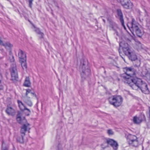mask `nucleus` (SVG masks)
<instances>
[{
    "mask_svg": "<svg viewBox=\"0 0 150 150\" xmlns=\"http://www.w3.org/2000/svg\"><path fill=\"white\" fill-rule=\"evenodd\" d=\"M26 59L21 60L20 61L22 67L23 69H26L27 68V65L26 64Z\"/></svg>",
    "mask_w": 150,
    "mask_h": 150,
    "instance_id": "nucleus-24",
    "label": "nucleus"
},
{
    "mask_svg": "<svg viewBox=\"0 0 150 150\" xmlns=\"http://www.w3.org/2000/svg\"><path fill=\"white\" fill-rule=\"evenodd\" d=\"M24 86L27 87H30L31 85L30 79L29 77H26L23 84Z\"/></svg>",
    "mask_w": 150,
    "mask_h": 150,
    "instance_id": "nucleus-23",
    "label": "nucleus"
},
{
    "mask_svg": "<svg viewBox=\"0 0 150 150\" xmlns=\"http://www.w3.org/2000/svg\"><path fill=\"white\" fill-rule=\"evenodd\" d=\"M24 102L28 106L31 107L33 105V103L30 100V98L28 96H25L22 98Z\"/></svg>",
    "mask_w": 150,
    "mask_h": 150,
    "instance_id": "nucleus-16",
    "label": "nucleus"
},
{
    "mask_svg": "<svg viewBox=\"0 0 150 150\" xmlns=\"http://www.w3.org/2000/svg\"><path fill=\"white\" fill-rule=\"evenodd\" d=\"M103 21H104V22H105V21L103 19Z\"/></svg>",
    "mask_w": 150,
    "mask_h": 150,
    "instance_id": "nucleus-34",
    "label": "nucleus"
},
{
    "mask_svg": "<svg viewBox=\"0 0 150 150\" xmlns=\"http://www.w3.org/2000/svg\"><path fill=\"white\" fill-rule=\"evenodd\" d=\"M33 0H29L28 2L29 3V6L31 8L32 5V2Z\"/></svg>",
    "mask_w": 150,
    "mask_h": 150,
    "instance_id": "nucleus-30",
    "label": "nucleus"
},
{
    "mask_svg": "<svg viewBox=\"0 0 150 150\" xmlns=\"http://www.w3.org/2000/svg\"><path fill=\"white\" fill-rule=\"evenodd\" d=\"M18 57L20 61L24 59H26V54L22 50H19L18 51Z\"/></svg>",
    "mask_w": 150,
    "mask_h": 150,
    "instance_id": "nucleus-17",
    "label": "nucleus"
},
{
    "mask_svg": "<svg viewBox=\"0 0 150 150\" xmlns=\"http://www.w3.org/2000/svg\"><path fill=\"white\" fill-rule=\"evenodd\" d=\"M107 133L109 135H112L113 134V132L112 130L109 129L107 130Z\"/></svg>",
    "mask_w": 150,
    "mask_h": 150,
    "instance_id": "nucleus-29",
    "label": "nucleus"
},
{
    "mask_svg": "<svg viewBox=\"0 0 150 150\" xmlns=\"http://www.w3.org/2000/svg\"><path fill=\"white\" fill-rule=\"evenodd\" d=\"M132 84L130 86L133 89L137 90L140 89L142 92L146 94L149 93V91L146 83L143 81L141 79L136 77L131 79Z\"/></svg>",
    "mask_w": 150,
    "mask_h": 150,
    "instance_id": "nucleus-1",
    "label": "nucleus"
},
{
    "mask_svg": "<svg viewBox=\"0 0 150 150\" xmlns=\"http://www.w3.org/2000/svg\"><path fill=\"white\" fill-rule=\"evenodd\" d=\"M16 120L19 123L21 124L25 123L27 122V121L25 119V118L24 117H21L19 115H17Z\"/></svg>",
    "mask_w": 150,
    "mask_h": 150,
    "instance_id": "nucleus-20",
    "label": "nucleus"
},
{
    "mask_svg": "<svg viewBox=\"0 0 150 150\" xmlns=\"http://www.w3.org/2000/svg\"><path fill=\"white\" fill-rule=\"evenodd\" d=\"M57 6V7L58 8H59V6Z\"/></svg>",
    "mask_w": 150,
    "mask_h": 150,
    "instance_id": "nucleus-35",
    "label": "nucleus"
},
{
    "mask_svg": "<svg viewBox=\"0 0 150 150\" xmlns=\"http://www.w3.org/2000/svg\"><path fill=\"white\" fill-rule=\"evenodd\" d=\"M82 71L81 73V75L82 77L85 78L86 76H88L90 73V69L87 68H86L85 66L83 64V66L82 67Z\"/></svg>",
    "mask_w": 150,
    "mask_h": 150,
    "instance_id": "nucleus-12",
    "label": "nucleus"
},
{
    "mask_svg": "<svg viewBox=\"0 0 150 150\" xmlns=\"http://www.w3.org/2000/svg\"><path fill=\"white\" fill-rule=\"evenodd\" d=\"M127 141L131 146L137 147L139 145V142L138 138L134 135L128 134L127 137Z\"/></svg>",
    "mask_w": 150,
    "mask_h": 150,
    "instance_id": "nucleus-4",
    "label": "nucleus"
},
{
    "mask_svg": "<svg viewBox=\"0 0 150 150\" xmlns=\"http://www.w3.org/2000/svg\"><path fill=\"white\" fill-rule=\"evenodd\" d=\"M136 45H137V42L136 43Z\"/></svg>",
    "mask_w": 150,
    "mask_h": 150,
    "instance_id": "nucleus-36",
    "label": "nucleus"
},
{
    "mask_svg": "<svg viewBox=\"0 0 150 150\" xmlns=\"http://www.w3.org/2000/svg\"><path fill=\"white\" fill-rule=\"evenodd\" d=\"M120 48H121L124 53L125 54H128V52L132 49L128 44L124 41H122L120 43Z\"/></svg>",
    "mask_w": 150,
    "mask_h": 150,
    "instance_id": "nucleus-7",
    "label": "nucleus"
},
{
    "mask_svg": "<svg viewBox=\"0 0 150 150\" xmlns=\"http://www.w3.org/2000/svg\"><path fill=\"white\" fill-rule=\"evenodd\" d=\"M128 53V54L126 53L125 54L132 61H134L137 59V56L134 51L132 50L129 51Z\"/></svg>",
    "mask_w": 150,
    "mask_h": 150,
    "instance_id": "nucleus-10",
    "label": "nucleus"
},
{
    "mask_svg": "<svg viewBox=\"0 0 150 150\" xmlns=\"http://www.w3.org/2000/svg\"><path fill=\"white\" fill-rule=\"evenodd\" d=\"M108 144L106 142L103 143V144H101V147L103 149H105L107 147Z\"/></svg>",
    "mask_w": 150,
    "mask_h": 150,
    "instance_id": "nucleus-28",
    "label": "nucleus"
},
{
    "mask_svg": "<svg viewBox=\"0 0 150 150\" xmlns=\"http://www.w3.org/2000/svg\"><path fill=\"white\" fill-rule=\"evenodd\" d=\"M120 3L122 6L125 8H131L133 7V4L130 0H120Z\"/></svg>",
    "mask_w": 150,
    "mask_h": 150,
    "instance_id": "nucleus-8",
    "label": "nucleus"
},
{
    "mask_svg": "<svg viewBox=\"0 0 150 150\" xmlns=\"http://www.w3.org/2000/svg\"><path fill=\"white\" fill-rule=\"evenodd\" d=\"M139 23H137L134 19H132V22L127 24V26L132 34L134 30L138 27Z\"/></svg>",
    "mask_w": 150,
    "mask_h": 150,
    "instance_id": "nucleus-6",
    "label": "nucleus"
},
{
    "mask_svg": "<svg viewBox=\"0 0 150 150\" xmlns=\"http://www.w3.org/2000/svg\"><path fill=\"white\" fill-rule=\"evenodd\" d=\"M123 98L120 96H114L109 97L108 100L109 103L115 107H119L122 104Z\"/></svg>",
    "mask_w": 150,
    "mask_h": 150,
    "instance_id": "nucleus-3",
    "label": "nucleus"
},
{
    "mask_svg": "<svg viewBox=\"0 0 150 150\" xmlns=\"http://www.w3.org/2000/svg\"><path fill=\"white\" fill-rule=\"evenodd\" d=\"M3 41H2V40L1 39V38L0 37V45H1V44H3L2 43H3Z\"/></svg>",
    "mask_w": 150,
    "mask_h": 150,
    "instance_id": "nucleus-32",
    "label": "nucleus"
},
{
    "mask_svg": "<svg viewBox=\"0 0 150 150\" xmlns=\"http://www.w3.org/2000/svg\"><path fill=\"white\" fill-rule=\"evenodd\" d=\"M6 112L8 115L11 116L14 115L15 113L14 109L11 107H8L6 110Z\"/></svg>",
    "mask_w": 150,
    "mask_h": 150,
    "instance_id": "nucleus-19",
    "label": "nucleus"
},
{
    "mask_svg": "<svg viewBox=\"0 0 150 150\" xmlns=\"http://www.w3.org/2000/svg\"><path fill=\"white\" fill-rule=\"evenodd\" d=\"M33 26V28L34 29V30L38 34L40 35V38H43L44 35V34L41 32L39 28H36L35 26L33 25L32 24Z\"/></svg>",
    "mask_w": 150,
    "mask_h": 150,
    "instance_id": "nucleus-21",
    "label": "nucleus"
},
{
    "mask_svg": "<svg viewBox=\"0 0 150 150\" xmlns=\"http://www.w3.org/2000/svg\"><path fill=\"white\" fill-rule=\"evenodd\" d=\"M17 102L18 104V107L22 111H24L25 110H27L29 112V113L27 114V115H29L30 112V110L26 107L24 104L21 101L18 100H17Z\"/></svg>",
    "mask_w": 150,
    "mask_h": 150,
    "instance_id": "nucleus-13",
    "label": "nucleus"
},
{
    "mask_svg": "<svg viewBox=\"0 0 150 150\" xmlns=\"http://www.w3.org/2000/svg\"><path fill=\"white\" fill-rule=\"evenodd\" d=\"M2 44L1 45L4 46L6 48H11L13 47L12 45L8 42H6L4 43L3 42Z\"/></svg>",
    "mask_w": 150,
    "mask_h": 150,
    "instance_id": "nucleus-26",
    "label": "nucleus"
},
{
    "mask_svg": "<svg viewBox=\"0 0 150 150\" xmlns=\"http://www.w3.org/2000/svg\"><path fill=\"white\" fill-rule=\"evenodd\" d=\"M125 73L122 75V76L127 81V82L129 86L132 83L131 79H134L136 77H134L135 74V71L134 68L132 67H126L124 68Z\"/></svg>",
    "mask_w": 150,
    "mask_h": 150,
    "instance_id": "nucleus-2",
    "label": "nucleus"
},
{
    "mask_svg": "<svg viewBox=\"0 0 150 150\" xmlns=\"http://www.w3.org/2000/svg\"><path fill=\"white\" fill-rule=\"evenodd\" d=\"M11 75V79L13 81L16 80L18 78V76L16 64H13L10 69Z\"/></svg>",
    "mask_w": 150,
    "mask_h": 150,
    "instance_id": "nucleus-5",
    "label": "nucleus"
},
{
    "mask_svg": "<svg viewBox=\"0 0 150 150\" xmlns=\"http://www.w3.org/2000/svg\"><path fill=\"white\" fill-rule=\"evenodd\" d=\"M23 126L21 127V134H23L24 136L25 135V132L28 130L30 129L29 127L30 125L29 123H23Z\"/></svg>",
    "mask_w": 150,
    "mask_h": 150,
    "instance_id": "nucleus-14",
    "label": "nucleus"
},
{
    "mask_svg": "<svg viewBox=\"0 0 150 150\" xmlns=\"http://www.w3.org/2000/svg\"><path fill=\"white\" fill-rule=\"evenodd\" d=\"M137 43L139 45V46L138 47L139 49H140L142 48V44H141L139 42H137Z\"/></svg>",
    "mask_w": 150,
    "mask_h": 150,
    "instance_id": "nucleus-31",
    "label": "nucleus"
},
{
    "mask_svg": "<svg viewBox=\"0 0 150 150\" xmlns=\"http://www.w3.org/2000/svg\"><path fill=\"white\" fill-rule=\"evenodd\" d=\"M116 11L117 14L120 18L122 25L124 27L125 29L126 28L124 25L123 15L121 10L120 9H117Z\"/></svg>",
    "mask_w": 150,
    "mask_h": 150,
    "instance_id": "nucleus-15",
    "label": "nucleus"
},
{
    "mask_svg": "<svg viewBox=\"0 0 150 150\" xmlns=\"http://www.w3.org/2000/svg\"><path fill=\"white\" fill-rule=\"evenodd\" d=\"M145 120V115L144 114H141L139 117L136 116H134L133 118V121L134 123L139 124Z\"/></svg>",
    "mask_w": 150,
    "mask_h": 150,
    "instance_id": "nucleus-9",
    "label": "nucleus"
},
{
    "mask_svg": "<svg viewBox=\"0 0 150 150\" xmlns=\"http://www.w3.org/2000/svg\"><path fill=\"white\" fill-rule=\"evenodd\" d=\"M133 31V34L134 35V32H135L136 34L139 37H141L142 35V33L139 27L137 28Z\"/></svg>",
    "mask_w": 150,
    "mask_h": 150,
    "instance_id": "nucleus-25",
    "label": "nucleus"
},
{
    "mask_svg": "<svg viewBox=\"0 0 150 150\" xmlns=\"http://www.w3.org/2000/svg\"><path fill=\"white\" fill-rule=\"evenodd\" d=\"M26 92L25 93V96H28L31 95L33 96H35V98H37V96L35 93L32 92L31 90L30 89H27L26 90Z\"/></svg>",
    "mask_w": 150,
    "mask_h": 150,
    "instance_id": "nucleus-22",
    "label": "nucleus"
},
{
    "mask_svg": "<svg viewBox=\"0 0 150 150\" xmlns=\"http://www.w3.org/2000/svg\"><path fill=\"white\" fill-rule=\"evenodd\" d=\"M2 150H8V149H7V148H6L4 149H3V148Z\"/></svg>",
    "mask_w": 150,
    "mask_h": 150,
    "instance_id": "nucleus-33",
    "label": "nucleus"
},
{
    "mask_svg": "<svg viewBox=\"0 0 150 150\" xmlns=\"http://www.w3.org/2000/svg\"><path fill=\"white\" fill-rule=\"evenodd\" d=\"M110 27L111 28L110 30L114 31L115 33L117 36H119V34L117 30L118 28L117 25L115 23H112L110 24Z\"/></svg>",
    "mask_w": 150,
    "mask_h": 150,
    "instance_id": "nucleus-18",
    "label": "nucleus"
},
{
    "mask_svg": "<svg viewBox=\"0 0 150 150\" xmlns=\"http://www.w3.org/2000/svg\"><path fill=\"white\" fill-rule=\"evenodd\" d=\"M24 136L23 135V134H21V137H18L17 138V141L21 143H23V137Z\"/></svg>",
    "mask_w": 150,
    "mask_h": 150,
    "instance_id": "nucleus-27",
    "label": "nucleus"
},
{
    "mask_svg": "<svg viewBox=\"0 0 150 150\" xmlns=\"http://www.w3.org/2000/svg\"><path fill=\"white\" fill-rule=\"evenodd\" d=\"M108 144H109L113 148L114 150H117L118 144L117 142L112 139H108L107 140Z\"/></svg>",
    "mask_w": 150,
    "mask_h": 150,
    "instance_id": "nucleus-11",
    "label": "nucleus"
}]
</instances>
